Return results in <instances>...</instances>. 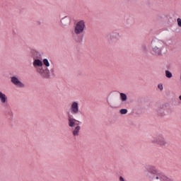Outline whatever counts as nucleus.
<instances>
[{
    "label": "nucleus",
    "mask_w": 181,
    "mask_h": 181,
    "mask_svg": "<svg viewBox=\"0 0 181 181\" xmlns=\"http://www.w3.org/2000/svg\"><path fill=\"white\" fill-rule=\"evenodd\" d=\"M84 29H86V21L81 20L76 23L74 32L75 35H82L84 33Z\"/></svg>",
    "instance_id": "nucleus-1"
},
{
    "label": "nucleus",
    "mask_w": 181,
    "mask_h": 181,
    "mask_svg": "<svg viewBox=\"0 0 181 181\" xmlns=\"http://www.w3.org/2000/svg\"><path fill=\"white\" fill-rule=\"evenodd\" d=\"M153 142H156L160 146H165V145H168V142L162 136L156 137L153 140Z\"/></svg>",
    "instance_id": "nucleus-2"
},
{
    "label": "nucleus",
    "mask_w": 181,
    "mask_h": 181,
    "mask_svg": "<svg viewBox=\"0 0 181 181\" xmlns=\"http://www.w3.org/2000/svg\"><path fill=\"white\" fill-rule=\"evenodd\" d=\"M71 111L72 114H78V111H80V110L78 109V103L77 102L72 103L71 105Z\"/></svg>",
    "instance_id": "nucleus-3"
},
{
    "label": "nucleus",
    "mask_w": 181,
    "mask_h": 181,
    "mask_svg": "<svg viewBox=\"0 0 181 181\" xmlns=\"http://www.w3.org/2000/svg\"><path fill=\"white\" fill-rule=\"evenodd\" d=\"M11 83H13V84L15 86H18V87H25V85L15 76L11 77Z\"/></svg>",
    "instance_id": "nucleus-4"
},
{
    "label": "nucleus",
    "mask_w": 181,
    "mask_h": 181,
    "mask_svg": "<svg viewBox=\"0 0 181 181\" xmlns=\"http://www.w3.org/2000/svg\"><path fill=\"white\" fill-rule=\"evenodd\" d=\"M68 121H69V127H70L71 128H73V127H74V125H76V119L73 118V116H71L70 115V113H69L68 115Z\"/></svg>",
    "instance_id": "nucleus-5"
},
{
    "label": "nucleus",
    "mask_w": 181,
    "mask_h": 181,
    "mask_svg": "<svg viewBox=\"0 0 181 181\" xmlns=\"http://www.w3.org/2000/svg\"><path fill=\"white\" fill-rule=\"evenodd\" d=\"M147 176L148 175H151V176H155V175H156V173H158V171L156 170V169L155 168V167H148L147 168Z\"/></svg>",
    "instance_id": "nucleus-6"
},
{
    "label": "nucleus",
    "mask_w": 181,
    "mask_h": 181,
    "mask_svg": "<svg viewBox=\"0 0 181 181\" xmlns=\"http://www.w3.org/2000/svg\"><path fill=\"white\" fill-rule=\"evenodd\" d=\"M0 101L1 104H6L8 103V96L2 93V91H0Z\"/></svg>",
    "instance_id": "nucleus-7"
},
{
    "label": "nucleus",
    "mask_w": 181,
    "mask_h": 181,
    "mask_svg": "<svg viewBox=\"0 0 181 181\" xmlns=\"http://www.w3.org/2000/svg\"><path fill=\"white\" fill-rule=\"evenodd\" d=\"M148 177L151 179L152 180H160L162 179V175L160 174L156 173V175H151V174H147Z\"/></svg>",
    "instance_id": "nucleus-8"
},
{
    "label": "nucleus",
    "mask_w": 181,
    "mask_h": 181,
    "mask_svg": "<svg viewBox=\"0 0 181 181\" xmlns=\"http://www.w3.org/2000/svg\"><path fill=\"white\" fill-rule=\"evenodd\" d=\"M81 127H80V126H76L73 132H72V134L74 135V136H78V132H80V129H81Z\"/></svg>",
    "instance_id": "nucleus-9"
},
{
    "label": "nucleus",
    "mask_w": 181,
    "mask_h": 181,
    "mask_svg": "<svg viewBox=\"0 0 181 181\" xmlns=\"http://www.w3.org/2000/svg\"><path fill=\"white\" fill-rule=\"evenodd\" d=\"M33 66L35 67H37V66L38 67H42V66H43V63L40 61V59H35L34 62H33Z\"/></svg>",
    "instance_id": "nucleus-10"
},
{
    "label": "nucleus",
    "mask_w": 181,
    "mask_h": 181,
    "mask_svg": "<svg viewBox=\"0 0 181 181\" xmlns=\"http://www.w3.org/2000/svg\"><path fill=\"white\" fill-rule=\"evenodd\" d=\"M153 52H154V53H156V54H160L162 53V50H160V48L158 47H154L153 48Z\"/></svg>",
    "instance_id": "nucleus-11"
},
{
    "label": "nucleus",
    "mask_w": 181,
    "mask_h": 181,
    "mask_svg": "<svg viewBox=\"0 0 181 181\" xmlns=\"http://www.w3.org/2000/svg\"><path fill=\"white\" fill-rule=\"evenodd\" d=\"M165 77L167 78H172V73L169 71H165Z\"/></svg>",
    "instance_id": "nucleus-12"
},
{
    "label": "nucleus",
    "mask_w": 181,
    "mask_h": 181,
    "mask_svg": "<svg viewBox=\"0 0 181 181\" xmlns=\"http://www.w3.org/2000/svg\"><path fill=\"white\" fill-rule=\"evenodd\" d=\"M120 97L122 98V100L127 101V95L125 93H120Z\"/></svg>",
    "instance_id": "nucleus-13"
},
{
    "label": "nucleus",
    "mask_w": 181,
    "mask_h": 181,
    "mask_svg": "<svg viewBox=\"0 0 181 181\" xmlns=\"http://www.w3.org/2000/svg\"><path fill=\"white\" fill-rule=\"evenodd\" d=\"M43 63L45 66H46V67H49V66H50V64L49 63V60H47V59H44Z\"/></svg>",
    "instance_id": "nucleus-14"
},
{
    "label": "nucleus",
    "mask_w": 181,
    "mask_h": 181,
    "mask_svg": "<svg viewBox=\"0 0 181 181\" xmlns=\"http://www.w3.org/2000/svg\"><path fill=\"white\" fill-rule=\"evenodd\" d=\"M119 112L122 115H125V114H127V112H128V110L127 109H121Z\"/></svg>",
    "instance_id": "nucleus-15"
},
{
    "label": "nucleus",
    "mask_w": 181,
    "mask_h": 181,
    "mask_svg": "<svg viewBox=\"0 0 181 181\" xmlns=\"http://www.w3.org/2000/svg\"><path fill=\"white\" fill-rule=\"evenodd\" d=\"M177 25L179 26V28H181V18H178L177 19Z\"/></svg>",
    "instance_id": "nucleus-16"
},
{
    "label": "nucleus",
    "mask_w": 181,
    "mask_h": 181,
    "mask_svg": "<svg viewBox=\"0 0 181 181\" xmlns=\"http://www.w3.org/2000/svg\"><path fill=\"white\" fill-rule=\"evenodd\" d=\"M37 72L40 73V74H43V73H45V71L42 69H38Z\"/></svg>",
    "instance_id": "nucleus-17"
},
{
    "label": "nucleus",
    "mask_w": 181,
    "mask_h": 181,
    "mask_svg": "<svg viewBox=\"0 0 181 181\" xmlns=\"http://www.w3.org/2000/svg\"><path fill=\"white\" fill-rule=\"evenodd\" d=\"M158 88H159L160 90H163V85H162V84H158Z\"/></svg>",
    "instance_id": "nucleus-18"
},
{
    "label": "nucleus",
    "mask_w": 181,
    "mask_h": 181,
    "mask_svg": "<svg viewBox=\"0 0 181 181\" xmlns=\"http://www.w3.org/2000/svg\"><path fill=\"white\" fill-rule=\"evenodd\" d=\"M61 22H62V23L63 25H64V23H66V18H62V20L61 21Z\"/></svg>",
    "instance_id": "nucleus-19"
},
{
    "label": "nucleus",
    "mask_w": 181,
    "mask_h": 181,
    "mask_svg": "<svg viewBox=\"0 0 181 181\" xmlns=\"http://www.w3.org/2000/svg\"><path fill=\"white\" fill-rule=\"evenodd\" d=\"M142 51L143 52H146V46H143Z\"/></svg>",
    "instance_id": "nucleus-20"
}]
</instances>
